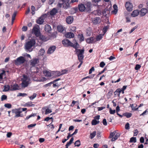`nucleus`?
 <instances>
[{
    "label": "nucleus",
    "mask_w": 148,
    "mask_h": 148,
    "mask_svg": "<svg viewBox=\"0 0 148 148\" xmlns=\"http://www.w3.org/2000/svg\"><path fill=\"white\" fill-rule=\"evenodd\" d=\"M17 14V12L16 11H15L14 13L13 14V15L12 16V19L13 20H14L15 19V17L16 16V14Z\"/></svg>",
    "instance_id": "obj_47"
},
{
    "label": "nucleus",
    "mask_w": 148,
    "mask_h": 148,
    "mask_svg": "<svg viewBox=\"0 0 148 148\" xmlns=\"http://www.w3.org/2000/svg\"><path fill=\"white\" fill-rule=\"evenodd\" d=\"M56 47L55 46H52L50 47L47 51V53L48 54H50L52 53L55 50Z\"/></svg>",
    "instance_id": "obj_9"
},
{
    "label": "nucleus",
    "mask_w": 148,
    "mask_h": 148,
    "mask_svg": "<svg viewBox=\"0 0 148 148\" xmlns=\"http://www.w3.org/2000/svg\"><path fill=\"white\" fill-rule=\"evenodd\" d=\"M136 137H132L131 138L130 140V142L134 143H136Z\"/></svg>",
    "instance_id": "obj_38"
},
{
    "label": "nucleus",
    "mask_w": 148,
    "mask_h": 148,
    "mask_svg": "<svg viewBox=\"0 0 148 148\" xmlns=\"http://www.w3.org/2000/svg\"><path fill=\"white\" fill-rule=\"evenodd\" d=\"M27 95V94L25 93H19V96H20L24 97Z\"/></svg>",
    "instance_id": "obj_59"
},
{
    "label": "nucleus",
    "mask_w": 148,
    "mask_h": 148,
    "mask_svg": "<svg viewBox=\"0 0 148 148\" xmlns=\"http://www.w3.org/2000/svg\"><path fill=\"white\" fill-rule=\"evenodd\" d=\"M94 75H95L93 74V75H92L91 76H87L85 77H84V78L82 79L81 80H83L84 79H87L88 78H92L94 77Z\"/></svg>",
    "instance_id": "obj_52"
},
{
    "label": "nucleus",
    "mask_w": 148,
    "mask_h": 148,
    "mask_svg": "<svg viewBox=\"0 0 148 148\" xmlns=\"http://www.w3.org/2000/svg\"><path fill=\"white\" fill-rule=\"evenodd\" d=\"M31 9L32 10V13L33 15L35 13V7L33 5H32L31 7Z\"/></svg>",
    "instance_id": "obj_42"
},
{
    "label": "nucleus",
    "mask_w": 148,
    "mask_h": 148,
    "mask_svg": "<svg viewBox=\"0 0 148 148\" xmlns=\"http://www.w3.org/2000/svg\"><path fill=\"white\" fill-rule=\"evenodd\" d=\"M66 22L69 24H71L73 21V16H70L66 18Z\"/></svg>",
    "instance_id": "obj_16"
},
{
    "label": "nucleus",
    "mask_w": 148,
    "mask_h": 148,
    "mask_svg": "<svg viewBox=\"0 0 148 148\" xmlns=\"http://www.w3.org/2000/svg\"><path fill=\"white\" fill-rule=\"evenodd\" d=\"M79 40L80 41L82 42L84 40V38L82 34L79 35Z\"/></svg>",
    "instance_id": "obj_43"
},
{
    "label": "nucleus",
    "mask_w": 148,
    "mask_h": 148,
    "mask_svg": "<svg viewBox=\"0 0 148 148\" xmlns=\"http://www.w3.org/2000/svg\"><path fill=\"white\" fill-rule=\"evenodd\" d=\"M79 47V46L77 48H74L75 49V52L77 56L78 55H83V54L84 53V49H78Z\"/></svg>",
    "instance_id": "obj_6"
},
{
    "label": "nucleus",
    "mask_w": 148,
    "mask_h": 148,
    "mask_svg": "<svg viewBox=\"0 0 148 148\" xmlns=\"http://www.w3.org/2000/svg\"><path fill=\"white\" fill-rule=\"evenodd\" d=\"M34 116V114H32L31 115L27 116L25 119L26 120H28V119L29 118L31 117L32 116Z\"/></svg>",
    "instance_id": "obj_61"
},
{
    "label": "nucleus",
    "mask_w": 148,
    "mask_h": 148,
    "mask_svg": "<svg viewBox=\"0 0 148 148\" xmlns=\"http://www.w3.org/2000/svg\"><path fill=\"white\" fill-rule=\"evenodd\" d=\"M4 106L8 108H10L12 107V105L10 103H7L5 104Z\"/></svg>",
    "instance_id": "obj_45"
},
{
    "label": "nucleus",
    "mask_w": 148,
    "mask_h": 148,
    "mask_svg": "<svg viewBox=\"0 0 148 148\" xmlns=\"http://www.w3.org/2000/svg\"><path fill=\"white\" fill-rule=\"evenodd\" d=\"M7 99V96L5 95H3L1 97V100L3 101Z\"/></svg>",
    "instance_id": "obj_44"
},
{
    "label": "nucleus",
    "mask_w": 148,
    "mask_h": 148,
    "mask_svg": "<svg viewBox=\"0 0 148 148\" xmlns=\"http://www.w3.org/2000/svg\"><path fill=\"white\" fill-rule=\"evenodd\" d=\"M125 128L127 130H129L130 129V124L127 123L125 125Z\"/></svg>",
    "instance_id": "obj_57"
},
{
    "label": "nucleus",
    "mask_w": 148,
    "mask_h": 148,
    "mask_svg": "<svg viewBox=\"0 0 148 148\" xmlns=\"http://www.w3.org/2000/svg\"><path fill=\"white\" fill-rule=\"evenodd\" d=\"M36 93H34L30 97H29V98L30 100H32L34 99L35 97H36Z\"/></svg>",
    "instance_id": "obj_46"
},
{
    "label": "nucleus",
    "mask_w": 148,
    "mask_h": 148,
    "mask_svg": "<svg viewBox=\"0 0 148 148\" xmlns=\"http://www.w3.org/2000/svg\"><path fill=\"white\" fill-rule=\"evenodd\" d=\"M37 63V58L34 59L31 62L30 65L32 66H34Z\"/></svg>",
    "instance_id": "obj_27"
},
{
    "label": "nucleus",
    "mask_w": 148,
    "mask_h": 148,
    "mask_svg": "<svg viewBox=\"0 0 148 148\" xmlns=\"http://www.w3.org/2000/svg\"><path fill=\"white\" fill-rule=\"evenodd\" d=\"M38 27H39V26L38 25V37H39L40 40L44 41H46L47 40L45 36L41 34L38 29Z\"/></svg>",
    "instance_id": "obj_7"
},
{
    "label": "nucleus",
    "mask_w": 148,
    "mask_h": 148,
    "mask_svg": "<svg viewBox=\"0 0 148 148\" xmlns=\"http://www.w3.org/2000/svg\"><path fill=\"white\" fill-rule=\"evenodd\" d=\"M141 66L140 65L137 64L136 65L135 69L136 70H138L140 68Z\"/></svg>",
    "instance_id": "obj_54"
},
{
    "label": "nucleus",
    "mask_w": 148,
    "mask_h": 148,
    "mask_svg": "<svg viewBox=\"0 0 148 148\" xmlns=\"http://www.w3.org/2000/svg\"><path fill=\"white\" fill-rule=\"evenodd\" d=\"M10 87V90L11 91H14L16 90H18L19 89V86L18 84L16 83L13 85H11Z\"/></svg>",
    "instance_id": "obj_11"
},
{
    "label": "nucleus",
    "mask_w": 148,
    "mask_h": 148,
    "mask_svg": "<svg viewBox=\"0 0 148 148\" xmlns=\"http://www.w3.org/2000/svg\"><path fill=\"white\" fill-rule=\"evenodd\" d=\"M58 5L60 7L63 6V7L65 9L68 8L70 7V5L68 3H63L62 4L58 3Z\"/></svg>",
    "instance_id": "obj_17"
},
{
    "label": "nucleus",
    "mask_w": 148,
    "mask_h": 148,
    "mask_svg": "<svg viewBox=\"0 0 148 148\" xmlns=\"http://www.w3.org/2000/svg\"><path fill=\"white\" fill-rule=\"evenodd\" d=\"M94 38L92 37H90L89 38L87 39L86 41L88 43H91L93 42Z\"/></svg>",
    "instance_id": "obj_25"
},
{
    "label": "nucleus",
    "mask_w": 148,
    "mask_h": 148,
    "mask_svg": "<svg viewBox=\"0 0 148 148\" xmlns=\"http://www.w3.org/2000/svg\"><path fill=\"white\" fill-rule=\"evenodd\" d=\"M103 35H102L101 34H99L98 36H97L96 38V40L97 41H98L100 40H101L102 37H103Z\"/></svg>",
    "instance_id": "obj_39"
},
{
    "label": "nucleus",
    "mask_w": 148,
    "mask_h": 148,
    "mask_svg": "<svg viewBox=\"0 0 148 148\" xmlns=\"http://www.w3.org/2000/svg\"><path fill=\"white\" fill-rule=\"evenodd\" d=\"M57 29L58 31L60 32L64 33L66 32L65 28L62 25L58 26Z\"/></svg>",
    "instance_id": "obj_13"
},
{
    "label": "nucleus",
    "mask_w": 148,
    "mask_h": 148,
    "mask_svg": "<svg viewBox=\"0 0 148 148\" xmlns=\"http://www.w3.org/2000/svg\"><path fill=\"white\" fill-rule=\"evenodd\" d=\"M99 123V121H97L96 119H94L92 121L91 123L92 125H95Z\"/></svg>",
    "instance_id": "obj_29"
},
{
    "label": "nucleus",
    "mask_w": 148,
    "mask_h": 148,
    "mask_svg": "<svg viewBox=\"0 0 148 148\" xmlns=\"http://www.w3.org/2000/svg\"><path fill=\"white\" fill-rule=\"evenodd\" d=\"M53 84V82H50L49 83L44 85V86L45 87H47L48 86H51V84Z\"/></svg>",
    "instance_id": "obj_53"
},
{
    "label": "nucleus",
    "mask_w": 148,
    "mask_h": 148,
    "mask_svg": "<svg viewBox=\"0 0 148 148\" xmlns=\"http://www.w3.org/2000/svg\"><path fill=\"white\" fill-rule=\"evenodd\" d=\"M95 70V69L94 67H92L89 70V74H91L92 71H94Z\"/></svg>",
    "instance_id": "obj_56"
},
{
    "label": "nucleus",
    "mask_w": 148,
    "mask_h": 148,
    "mask_svg": "<svg viewBox=\"0 0 148 148\" xmlns=\"http://www.w3.org/2000/svg\"><path fill=\"white\" fill-rule=\"evenodd\" d=\"M109 25H108L107 26L104 27L103 28V31L104 33L103 35H104L108 29L109 28Z\"/></svg>",
    "instance_id": "obj_34"
},
{
    "label": "nucleus",
    "mask_w": 148,
    "mask_h": 148,
    "mask_svg": "<svg viewBox=\"0 0 148 148\" xmlns=\"http://www.w3.org/2000/svg\"><path fill=\"white\" fill-rule=\"evenodd\" d=\"M32 102L31 101L28 102L26 103L25 104V106L27 107H30L34 106V104H32Z\"/></svg>",
    "instance_id": "obj_32"
},
{
    "label": "nucleus",
    "mask_w": 148,
    "mask_h": 148,
    "mask_svg": "<svg viewBox=\"0 0 148 148\" xmlns=\"http://www.w3.org/2000/svg\"><path fill=\"white\" fill-rule=\"evenodd\" d=\"M45 30L47 32H49L51 30V28L50 25L47 24L45 26Z\"/></svg>",
    "instance_id": "obj_23"
},
{
    "label": "nucleus",
    "mask_w": 148,
    "mask_h": 148,
    "mask_svg": "<svg viewBox=\"0 0 148 148\" xmlns=\"http://www.w3.org/2000/svg\"><path fill=\"white\" fill-rule=\"evenodd\" d=\"M127 87V86H123V88H118L117 89V90L119 91L118 96L119 97L120 96V94L121 92L123 94L124 93V91L126 89Z\"/></svg>",
    "instance_id": "obj_15"
},
{
    "label": "nucleus",
    "mask_w": 148,
    "mask_h": 148,
    "mask_svg": "<svg viewBox=\"0 0 148 148\" xmlns=\"http://www.w3.org/2000/svg\"><path fill=\"white\" fill-rule=\"evenodd\" d=\"M123 115L126 116L127 118L131 117L132 115V114L130 113H125L123 114Z\"/></svg>",
    "instance_id": "obj_33"
},
{
    "label": "nucleus",
    "mask_w": 148,
    "mask_h": 148,
    "mask_svg": "<svg viewBox=\"0 0 148 148\" xmlns=\"http://www.w3.org/2000/svg\"><path fill=\"white\" fill-rule=\"evenodd\" d=\"M96 131H94L92 133H90V138L91 139H92L96 135Z\"/></svg>",
    "instance_id": "obj_30"
},
{
    "label": "nucleus",
    "mask_w": 148,
    "mask_h": 148,
    "mask_svg": "<svg viewBox=\"0 0 148 148\" xmlns=\"http://www.w3.org/2000/svg\"><path fill=\"white\" fill-rule=\"evenodd\" d=\"M116 112L115 110H112L111 108H110V113L111 114H114Z\"/></svg>",
    "instance_id": "obj_49"
},
{
    "label": "nucleus",
    "mask_w": 148,
    "mask_h": 148,
    "mask_svg": "<svg viewBox=\"0 0 148 148\" xmlns=\"http://www.w3.org/2000/svg\"><path fill=\"white\" fill-rule=\"evenodd\" d=\"M10 86L9 85H5L4 86V90L5 91H8L9 90H10Z\"/></svg>",
    "instance_id": "obj_28"
},
{
    "label": "nucleus",
    "mask_w": 148,
    "mask_h": 148,
    "mask_svg": "<svg viewBox=\"0 0 148 148\" xmlns=\"http://www.w3.org/2000/svg\"><path fill=\"white\" fill-rule=\"evenodd\" d=\"M22 82L21 85L23 88H25L27 87L29 84L30 81V78L27 75L24 74L23 75V77L21 79Z\"/></svg>",
    "instance_id": "obj_2"
},
{
    "label": "nucleus",
    "mask_w": 148,
    "mask_h": 148,
    "mask_svg": "<svg viewBox=\"0 0 148 148\" xmlns=\"http://www.w3.org/2000/svg\"><path fill=\"white\" fill-rule=\"evenodd\" d=\"M125 7L127 10L128 11H131L132 10L133 6L132 4L130 2H126L125 4Z\"/></svg>",
    "instance_id": "obj_10"
},
{
    "label": "nucleus",
    "mask_w": 148,
    "mask_h": 148,
    "mask_svg": "<svg viewBox=\"0 0 148 148\" xmlns=\"http://www.w3.org/2000/svg\"><path fill=\"white\" fill-rule=\"evenodd\" d=\"M115 134V133L114 132H111L110 133V136H109V138H112L114 135Z\"/></svg>",
    "instance_id": "obj_60"
},
{
    "label": "nucleus",
    "mask_w": 148,
    "mask_h": 148,
    "mask_svg": "<svg viewBox=\"0 0 148 148\" xmlns=\"http://www.w3.org/2000/svg\"><path fill=\"white\" fill-rule=\"evenodd\" d=\"M140 13L139 11L138 10H135L132 12L131 15L133 17H134L137 16L139 13Z\"/></svg>",
    "instance_id": "obj_21"
},
{
    "label": "nucleus",
    "mask_w": 148,
    "mask_h": 148,
    "mask_svg": "<svg viewBox=\"0 0 148 148\" xmlns=\"http://www.w3.org/2000/svg\"><path fill=\"white\" fill-rule=\"evenodd\" d=\"M12 112L15 114L14 116L15 118H18L19 117H22V115H21L20 113L22 112V111H20V109H12Z\"/></svg>",
    "instance_id": "obj_4"
},
{
    "label": "nucleus",
    "mask_w": 148,
    "mask_h": 148,
    "mask_svg": "<svg viewBox=\"0 0 148 148\" xmlns=\"http://www.w3.org/2000/svg\"><path fill=\"white\" fill-rule=\"evenodd\" d=\"M5 70H2V72L0 73V80L2 79L3 78V75H5Z\"/></svg>",
    "instance_id": "obj_36"
},
{
    "label": "nucleus",
    "mask_w": 148,
    "mask_h": 148,
    "mask_svg": "<svg viewBox=\"0 0 148 148\" xmlns=\"http://www.w3.org/2000/svg\"><path fill=\"white\" fill-rule=\"evenodd\" d=\"M68 72V70L67 69H65L62 70L61 71V73L60 74V75H63L67 73Z\"/></svg>",
    "instance_id": "obj_40"
},
{
    "label": "nucleus",
    "mask_w": 148,
    "mask_h": 148,
    "mask_svg": "<svg viewBox=\"0 0 148 148\" xmlns=\"http://www.w3.org/2000/svg\"><path fill=\"white\" fill-rule=\"evenodd\" d=\"M139 12V15L140 16H144L147 13H148V7L147 8V9L144 8H142Z\"/></svg>",
    "instance_id": "obj_8"
},
{
    "label": "nucleus",
    "mask_w": 148,
    "mask_h": 148,
    "mask_svg": "<svg viewBox=\"0 0 148 148\" xmlns=\"http://www.w3.org/2000/svg\"><path fill=\"white\" fill-rule=\"evenodd\" d=\"M138 27L137 26H136L134 27L133 28H132L131 31L129 33L130 34H131L132 32H133Z\"/></svg>",
    "instance_id": "obj_55"
},
{
    "label": "nucleus",
    "mask_w": 148,
    "mask_h": 148,
    "mask_svg": "<svg viewBox=\"0 0 148 148\" xmlns=\"http://www.w3.org/2000/svg\"><path fill=\"white\" fill-rule=\"evenodd\" d=\"M85 11L89 12L91 11V4L90 3L88 2L85 4Z\"/></svg>",
    "instance_id": "obj_12"
},
{
    "label": "nucleus",
    "mask_w": 148,
    "mask_h": 148,
    "mask_svg": "<svg viewBox=\"0 0 148 148\" xmlns=\"http://www.w3.org/2000/svg\"><path fill=\"white\" fill-rule=\"evenodd\" d=\"M74 145L75 146L79 147L81 145L80 142L79 140H78L75 142Z\"/></svg>",
    "instance_id": "obj_37"
},
{
    "label": "nucleus",
    "mask_w": 148,
    "mask_h": 148,
    "mask_svg": "<svg viewBox=\"0 0 148 148\" xmlns=\"http://www.w3.org/2000/svg\"><path fill=\"white\" fill-rule=\"evenodd\" d=\"M70 31L74 32L76 30V28L75 27H72L70 28Z\"/></svg>",
    "instance_id": "obj_63"
},
{
    "label": "nucleus",
    "mask_w": 148,
    "mask_h": 148,
    "mask_svg": "<svg viewBox=\"0 0 148 148\" xmlns=\"http://www.w3.org/2000/svg\"><path fill=\"white\" fill-rule=\"evenodd\" d=\"M65 36L67 38H70L74 37V35L73 33L69 32L65 34Z\"/></svg>",
    "instance_id": "obj_20"
},
{
    "label": "nucleus",
    "mask_w": 148,
    "mask_h": 148,
    "mask_svg": "<svg viewBox=\"0 0 148 148\" xmlns=\"http://www.w3.org/2000/svg\"><path fill=\"white\" fill-rule=\"evenodd\" d=\"M78 59L79 62H83V59L84 58V56L83 55H78Z\"/></svg>",
    "instance_id": "obj_31"
},
{
    "label": "nucleus",
    "mask_w": 148,
    "mask_h": 148,
    "mask_svg": "<svg viewBox=\"0 0 148 148\" xmlns=\"http://www.w3.org/2000/svg\"><path fill=\"white\" fill-rule=\"evenodd\" d=\"M12 133L10 132L8 133L7 134V137L8 138L10 137L11 136H12Z\"/></svg>",
    "instance_id": "obj_64"
},
{
    "label": "nucleus",
    "mask_w": 148,
    "mask_h": 148,
    "mask_svg": "<svg viewBox=\"0 0 148 148\" xmlns=\"http://www.w3.org/2000/svg\"><path fill=\"white\" fill-rule=\"evenodd\" d=\"M120 136V134L118 133L116 134L115 135L114 137L112 138L111 139V141H114L116 140Z\"/></svg>",
    "instance_id": "obj_26"
},
{
    "label": "nucleus",
    "mask_w": 148,
    "mask_h": 148,
    "mask_svg": "<svg viewBox=\"0 0 148 148\" xmlns=\"http://www.w3.org/2000/svg\"><path fill=\"white\" fill-rule=\"evenodd\" d=\"M46 16V15H45L39 17L38 19V24H39L40 25L42 24L44 22L45 16Z\"/></svg>",
    "instance_id": "obj_14"
},
{
    "label": "nucleus",
    "mask_w": 148,
    "mask_h": 148,
    "mask_svg": "<svg viewBox=\"0 0 148 148\" xmlns=\"http://www.w3.org/2000/svg\"><path fill=\"white\" fill-rule=\"evenodd\" d=\"M45 109L47 108V109L46 110L45 112V114H47L49 113H51L52 112V111L51 110L49 109V108H47V107H45Z\"/></svg>",
    "instance_id": "obj_41"
},
{
    "label": "nucleus",
    "mask_w": 148,
    "mask_h": 148,
    "mask_svg": "<svg viewBox=\"0 0 148 148\" xmlns=\"http://www.w3.org/2000/svg\"><path fill=\"white\" fill-rule=\"evenodd\" d=\"M36 125V124H31L28 125L27 127L29 128H31L32 127L35 126Z\"/></svg>",
    "instance_id": "obj_50"
},
{
    "label": "nucleus",
    "mask_w": 148,
    "mask_h": 148,
    "mask_svg": "<svg viewBox=\"0 0 148 148\" xmlns=\"http://www.w3.org/2000/svg\"><path fill=\"white\" fill-rule=\"evenodd\" d=\"M62 43L65 47L70 46L74 48H77L79 46V44L77 42H75L74 44H73L67 39L63 40L62 41Z\"/></svg>",
    "instance_id": "obj_3"
},
{
    "label": "nucleus",
    "mask_w": 148,
    "mask_h": 148,
    "mask_svg": "<svg viewBox=\"0 0 148 148\" xmlns=\"http://www.w3.org/2000/svg\"><path fill=\"white\" fill-rule=\"evenodd\" d=\"M57 34V32H56L53 33L51 35V36L53 38H55L56 37Z\"/></svg>",
    "instance_id": "obj_48"
},
{
    "label": "nucleus",
    "mask_w": 148,
    "mask_h": 148,
    "mask_svg": "<svg viewBox=\"0 0 148 148\" xmlns=\"http://www.w3.org/2000/svg\"><path fill=\"white\" fill-rule=\"evenodd\" d=\"M101 20L99 17H96L94 18L92 20L93 23L94 24L99 23L101 22Z\"/></svg>",
    "instance_id": "obj_18"
},
{
    "label": "nucleus",
    "mask_w": 148,
    "mask_h": 148,
    "mask_svg": "<svg viewBox=\"0 0 148 148\" xmlns=\"http://www.w3.org/2000/svg\"><path fill=\"white\" fill-rule=\"evenodd\" d=\"M105 65V64L103 62H101L100 64V66L101 67H103Z\"/></svg>",
    "instance_id": "obj_62"
},
{
    "label": "nucleus",
    "mask_w": 148,
    "mask_h": 148,
    "mask_svg": "<svg viewBox=\"0 0 148 148\" xmlns=\"http://www.w3.org/2000/svg\"><path fill=\"white\" fill-rule=\"evenodd\" d=\"M43 73L46 76L50 77L51 76V73L49 71L47 70L43 71Z\"/></svg>",
    "instance_id": "obj_24"
},
{
    "label": "nucleus",
    "mask_w": 148,
    "mask_h": 148,
    "mask_svg": "<svg viewBox=\"0 0 148 148\" xmlns=\"http://www.w3.org/2000/svg\"><path fill=\"white\" fill-rule=\"evenodd\" d=\"M30 35L32 39L26 42L25 46V49L29 52L32 51L30 50L31 48L36 44V40L34 38L37 37V25H36L33 27Z\"/></svg>",
    "instance_id": "obj_1"
},
{
    "label": "nucleus",
    "mask_w": 148,
    "mask_h": 148,
    "mask_svg": "<svg viewBox=\"0 0 148 148\" xmlns=\"http://www.w3.org/2000/svg\"><path fill=\"white\" fill-rule=\"evenodd\" d=\"M57 9L54 8L50 12V14L51 16H53L55 15L57 12Z\"/></svg>",
    "instance_id": "obj_22"
},
{
    "label": "nucleus",
    "mask_w": 148,
    "mask_h": 148,
    "mask_svg": "<svg viewBox=\"0 0 148 148\" xmlns=\"http://www.w3.org/2000/svg\"><path fill=\"white\" fill-rule=\"evenodd\" d=\"M78 8L79 10L81 12L85 11V5L81 4L78 5Z\"/></svg>",
    "instance_id": "obj_19"
},
{
    "label": "nucleus",
    "mask_w": 148,
    "mask_h": 148,
    "mask_svg": "<svg viewBox=\"0 0 148 148\" xmlns=\"http://www.w3.org/2000/svg\"><path fill=\"white\" fill-rule=\"evenodd\" d=\"M45 52V51L43 49H41L39 52V56H42Z\"/></svg>",
    "instance_id": "obj_35"
},
{
    "label": "nucleus",
    "mask_w": 148,
    "mask_h": 148,
    "mask_svg": "<svg viewBox=\"0 0 148 148\" xmlns=\"http://www.w3.org/2000/svg\"><path fill=\"white\" fill-rule=\"evenodd\" d=\"M47 79L44 77H42L39 80H38V82H44Z\"/></svg>",
    "instance_id": "obj_51"
},
{
    "label": "nucleus",
    "mask_w": 148,
    "mask_h": 148,
    "mask_svg": "<svg viewBox=\"0 0 148 148\" xmlns=\"http://www.w3.org/2000/svg\"><path fill=\"white\" fill-rule=\"evenodd\" d=\"M25 61V60L24 57L21 56L17 58L16 60H15V62L16 64H21L24 63Z\"/></svg>",
    "instance_id": "obj_5"
},
{
    "label": "nucleus",
    "mask_w": 148,
    "mask_h": 148,
    "mask_svg": "<svg viewBox=\"0 0 148 148\" xmlns=\"http://www.w3.org/2000/svg\"><path fill=\"white\" fill-rule=\"evenodd\" d=\"M103 123L104 125L105 126L107 125V124L106 121V119H104L103 120Z\"/></svg>",
    "instance_id": "obj_58"
}]
</instances>
